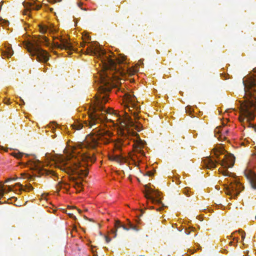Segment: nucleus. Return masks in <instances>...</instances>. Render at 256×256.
<instances>
[{
    "instance_id": "nucleus-1",
    "label": "nucleus",
    "mask_w": 256,
    "mask_h": 256,
    "mask_svg": "<svg viewBox=\"0 0 256 256\" xmlns=\"http://www.w3.org/2000/svg\"><path fill=\"white\" fill-rule=\"evenodd\" d=\"M86 52V54L96 56L100 58V64L102 65L103 70L100 74L102 84L98 87V94L96 96L94 104L90 106L88 120L84 122L86 126L92 128V135L86 137L88 148H96L99 141L104 144L110 142V138L112 136V133L108 130L99 128V126L101 122L108 120L106 114H113L116 118V121L118 122L121 129L120 132V136L114 143L115 148L120 150L122 146L129 144V140L132 137H136L133 140L132 144L134 150L140 156H144L145 153L142 148L146 143L140 138L136 132L132 130V128H134L138 132L142 130L141 123L136 120L134 122L128 116L122 119L117 115L116 112L111 108L106 110L104 107V104L108 102V92L112 88V80L118 79L120 76L126 74L127 70L122 68L119 60H117L116 62L115 58H112L110 53H106L98 45L88 47ZM138 108L136 107V111H138ZM128 110L132 112L136 120L138 118V112H132L130 108Z\"/></svg>"
},
{
    "instance_id": "nucleus-41",
    "label": "nucleus",
    "mask_w": 256,
    "mask_h": 256,
    "mask_svg": "<svg viewBox=\"0 0 256 256\" xmlns=\"http://www.w3.org/2000/svg\"><path fill=\"white\" fill-rule=\"evenodd\" d=\"M78 210V212H79V213H80V212H81V210Z\"/></svg>"
},
{
    "instance_id": "nucleus-3",
    "label": "nucleus",
    "mask_w": 256,
    "mask_h": 256,
    "mask_svg": "<svg viewBox=\"0 0 256 256\" xmlns=\"http://www.w3.org/2000/svg\"><path fill=\"white\" fill-rule=\"evenodd\" d=\"M216 160H214L210 158L206 157L203 160L204 166L208 169H213L216 167V164H220L223 169L220 168L219 172L224 176H231L232 173L230 172L227 168L232 167L234 163V157L230 154H224L220 150L214 152Z\"/></svg>"
},
{
    "instance_id": "nucleus-17",
    "label": "nucleus",
    "mask_w": 256,
    "mask_h": 256,
    "mask_svg": "<svg viewBox=\"0 0 256 256\" xmlns=\"http://www.w3.org/2000/svg\"><path fill=\"white\" fill-rule=\"evenodd\" d=\"M16 186H18L20 187V191L23 190V191H30L34 189L32 186L31 185H28L26 186V188H22V185L20 183H17L16 184Z\"/></svg>"
},
{
    "instance_id": "nucleus-28",
    "label": "nucleus",
    "mask_w": 256,
    "mask_h": 256,
    "mask_svg": "<svg viewBox=\"0 0 256 256\" xmlns=\"http://www.w3.org/2000/svg\"><path fill=\"white\" fill-rule=\"evenodd\" d=\"M105 238H106V242H108V243L111 240V239L108 236H106Z\"/></svg>"
},
{
    "instance_id": "nucleus-23",
    "label": "nucleus",
    "mask_w": 256,
    "mask_h": 256,
    "mask_svg": "<svg viewBox=\"0 0 256 256\" xmlns=\"http://www.w3.org/2000/svg\"><path fill=\"white\" fill-rule=\"evenodd\" d=\"M128 100L130 102H134L135 100V98L134 96H129V97L128 98Z\"/></svg>"
},
{
    "instance_id": "nucleus-44",
    "label": "nucleus",
    "mask_w": 256,
    "mask_h": 256,
    "mask_svg": "<svg viewBox=\"0 0 256 256\" xmlns=\"http://www.w3.org/2000/svg\"><path fill=\"white\" fill-rule=\"evenodd\" d=\"M110 120V121H112V122H114V120Z\"/></svg>"
},
{
    "instance_id": "nucleus-33",
    "label": "nucleus",
    "mask_w": 256,
    "mask_h": 256,
    "mask_svg": "<svg viewBox=\"0 0 256 256\" xmlns=\"http://www.w3.org/2000/svg\"><path fill=\"white\" fill-rule=\"evenodd\" d=\"M10 181V178H7L6 181H5V182H8Z\"/></svg>"
},
{
    "instance_id": "nucleus-8",
    "label": "nucleus",
    "mask_w": 256,
    "mask_h": 256,
    "mask_svg": "<svg viewBox=\"0 0 256 256\" xmlns=\"http://www.w3.org/2000/svg\"><path fill=\"white\" fill-rule=\"evenodd\" d=\"M122 228L124 230L128 231L130 229L134 230L135 231H138L140 228L132 224L130 222H128V226L122 224L119 220H116L114 224V228L110 230V234H113V238H116L117 236V231L118 228Z\"/></svg>"
},
{
    "instance_id": "nucleus-32",
    "label": "nucleus",
    "mask_w": 256,
    "mask_h": 256,
    "mask_svg": "<svg viewBox=\"0 0 256 256\" xmlns=\"http://www.w3.org/2000/svg\"><path fill=\"white\" fill-rule=\"evenodd\" d=\"M68 214L70 215V216L71 217V218H75V216L73 215L72 214Z\"/></svg>"
},
{
    "instance_id": "nucleus-10",
    "label": "nucleus",
    "mask_w": 256,
    "mask_h": 256,
    "mask_svg": "<svg viewBox=\"0 0 256 256\" xmlns=\"http://www.w3.org/2000/svg\"><path fill=\"white\" fill-rule=\"evenodd\" d=\"M244 174L250 183L252 188L256 190V174L254 172L252 168L250 166H248L244 170Z\"/></svg>"
},
{
    "instance_id": "nucleus-22",
    "label": "nucleus",
    "mask_w": 256,
    "mask_h": 256,
    "mask_svg": "<svg viewBox=\"0 0 256 256\" xmlns=\"http://www.w3.org/2000/svg\"><path fill=\"white\" fill-rule=\"evenodd\" d=\"M136 158H138V156L136 154H134V156H132V160L134 161V164L136 166H137V164H136Z\"/></svg>"
},
{
    "instance_id": "nucleus-24",
    "label": "nucleus",
    "mask_w": 256,
    "mask_h": 256,
    "mask_svg": "<svg viewBox=\"0 0 256 256\" xmlns=\"http://www.w3.org/2000/svg\"><path fill=\"white\" fill-rule=\"evenodd\" d=\"M40 30L41 32L45 33L46 32L47 29L46 28L41 26V27H40Z\"/></svg>"
},
{
    "instance_id": "nucleus-31",
    "label": "nucleus",
    "mask_w": 256,
    "mask_h": 256,
    "mask_svg": "<svg viewBox=\"0 0 256 256\" xmlns=\"http://www.w3.org/2000/svg\"><path fill=\"white\" fill-rule=\"evenodd\" d=\"M85 45H86V43L84 42H82L80 44V46L82 47H84L85 46Z\"/></svg>"
},
{
    "instance_id": "nucleus-36",
    "label": "nucleus",
    "mask_w": 256,
    "mask_h": 256,
    "mask_svg": "<svg viewBox=\"0 0 256 256\" xmlns=\"http://www.w3.org/2000/svg\"><path fill=\"white\" fill-rule=\"evenodd\" d=\"M160 204H161V210H162V206H164V204L161 202Z\"/></svg>"
},
{
    "instance_id": "nucleus-39",
    "label": "nucleus",
    "mask_w": 256,
    "mask_h": 256,
    "mask_svg": "<svg viewBox=\"0 0 256 256\" xmlns=\"http://www.w3.org/2000/svg\"><path fill=\"white\" fill-rule=\"evenodd\" d=\"M216 188L217 189V190H220V187L218 186H216Z\"/></svg>"
},
{
    "instance_id": "nucleus-37",
    "label": "nucleus",
    "mask_w": 256,
    "mask_h": 256,
    "mask_svg": "<svg viewBox=\"0 0 256 256\" xmlns=\"http://www.w3.org/2000/svg\"><path fill=\"white\" fill-rule=\"evenodd\" d=\"M28 11H26V12H25L24 13V14L25 15H26V14H28Z\"/></svg>"
},
{
    "instance_id": "nucleus-7",
    "label": "nucleus",
    "mask_w": 256,
    "mask_h": 256,
    "mask_svg": "<svg viewBox=\"0 0 256 256\" xmlns=\"http://www.w3.org/2000/svg\"><path fill=\"white\" fill-rule=\"evenodd\" d=\"M145 196L147 199L155 206H152V208L156 209L158 211L160 210V194L158 190L155 189V187H148L147 185L145 186Z\"/></svg>"
},
{
    "instance_id": "nucleus-30",
    "label": "nucleus",
    "mask_w": 256,
    "mask_h": 256,
    "mask_svg": "<svg viewBox=\"0 0 256 256\" xmlns=\"http://www.w3.org/2000/svg\"><path fill=\"white\" fill-rule=\"evenodd\" d=\"M50 174H51L52 176H56V173L53 171L49 172Z\"/></svg>"
},
{
    "instance_id": "nucleus-18",
    "label": "nucleus",
    "mask_w": 256,
    "mask_h": 256,
    "mask_svg": "<svg viewBox=\"0 0 256 256\" xmlns=\"http://www.w3.org/2000/svg\"><path fill=\"white\" fill-rule=\"evenodd\" d=\"M83 158L86 160H90L91 162H94L96 160V158L94 156L93 154H90L86 156Z\"/></svg>"
},
{
    "instance_id": "nucleus-9",
    "label": "nucleus",
    "mask_w": 256,
    "mask_h": 256,
    "mask_svg": "<svg viewBox=\"0 0 256 256\" xmlns=\"http://www.w3.org/2000/svg\"><path fill=\"white\" fill-rule=\"evenodd\" d=\"M60 43L58 42H54L52 44V48H56L60 50H65L68 51L74 50L72 44L66 38L62 37L58 38Z\"/></svg>"
},
{
    "instance_id": "nucleus-27",
    "label": "nucleus",
    "mask_w": 256,
    "mask_h": 256,
    "mask_svg": "<svg viewBox=\"0 0 256 256\" xmlns=\"http://www.w3.org/2000/svg\"><path fill=\"white\" fill-rule=\"evenodd\" d=\"M82 3H81V2H79V3L78 4V6L80 8H81L82 10H87V9H86V8H82Z\"/></svg>"
},
{
    "instance_id": "nucleus-12",
    "label": "nucleus",
    "mask_w": 256,
    "mask_h": 256,
    "mask_svg": "<svg viewBox=\"0 0 256 256\" xmlns=\"http://www.w3.org/2000/svg\"><path fill=\"white\" fill-rule=\"evenodd\" d=\"M6 187L8 188V189L4 188L3 185L0 184V197H2L4 194L8 193L12 190L11 186H7Z\"/></svg>"
},
{
    "instance_id": "nucleus-29",
    "label": "nucleus",
    "mask_w": 256,
    "mask_h": 256,
    "mask_svg": "<svg viewBox=\"0 0 256 256\" xmlns=\"http://www.w3.org/2000/svg\"><path fill=\"white\" fill-rule=\"evenodd\" d=\"M230 112H236V110L234 109H230V110H226V112H229V111H230Z\"/></svg>"
},
{
    "instance_id": "nucleus-40",
    "label": "nucleus",
    "mask_w": 256,
    "mask_h": 256,
    "mask_svg": "<svg viewBox=\"0 0 256 256\" xmlns=\"http://www.w3.org/2000/svg\"><path fill=\"white\" fill-rule=\"evenodd\" d=\"M236 233H237V232H234L233 234H232V236H233V235H234V234Z\"/></svg>"
},
{
    "instance_id": "nucleus-21",
    "label": "nucleus",
    "mask_w": 256,
    "mask_h": 256,
    "mask_svg": "<svg viewBox=\"0 0 256 256\" xmlns=\"http://www.w3.org/2000/svg\"><path fill=\"white\" fill-rule=\"evenodd\" d=\"M156 172V171L154 170H148L146 172V174L149 176H154Z\"/></svg>"
},
{
    "instance_id": "nucleus-4",
    "label": "nucleus",
    "mask_w": 256,
    "mask_h": 256,
    "mask_svg": "<svg viewBox=\"0 0 256 256\" xmlns=\"http://www.w3.org/2000/svg\"><path fill=\"white\" fill-rule=\"evenodd\" d=\"M41 44H44L48 46L50 44L46 36H39L32 42H28L25 44V48L32 56H36L38 62H46L48 60L50 56L46 50L40 47Z\"/></svg>"
},
{
    "instance_id": "nucleus-26",
    "label": "nucleus",
    "mask_w": 256,
    "mask_h": 256,
    "mask_svg": "<svg viewBox=\"0 0 256 256\" xmlns=\"http://www.w3.org/2000/svg\"><path fill=\"white\" fill-rule=\"evenodd\" d=\"M82 128V124H78L76 126V129L78 130L81 129Z\"/></svg>"
},
{
    "instance_id": "nucleus-19",
    "label": "nucleus",
    "mask_w": 256,
    "mask_h": 256,
    "mask_svg": "<svg viewBox=\"0 0 256 256\" xmlns=\"http://www.w3.org/2000/svg\"><path fill=\"white\" fill-rule=\"evenodd\" d=\"M12 54L13 51L10 48H8L6 52H4V56H6L7 58L10 57Z\"/></svg>"
},
{
    "instance_id": "nucleus-14",
    "label": "nucleus",
    "mask_w": 256,
    "mask_h": 256,
    "mask_svg": "<svg viewBox=\"0 0 256 256\" xmlns=\"http://www.w3.org/2000/svg\"><path fill=\"white\" fill-rule=\"evenodd\" d=\"M68 184L66 182H60L57 186H56V189L58 191H60V190L61 188H64L66 190H68Z\"/></svg>"
},
{
    "instance_id": "nucleus-20",
    "label": "nucleus",
    "mask_w": 256,
    "mask_h": 256,
    "mask_svg": "<svg viewBox=\"0 0 256 256\" xmlns=\"http://www.w3.org/2000/svg\"><path fill=\"white\" fill-rule=\"evenodd\" d=\"M14 157L17 158H20L22 157V156L24 154V153L20 152H14L12 154Z\"/></svg>"
},
{
    "instance_id": "nucleus-35",
    "label": "nucleus",
    "mask_w": 256,
    "mask_h": 256,
    "mask_svg": "<svg viewBox=\"0 0 256 256\" xmlns=\"http://www.w3.org/2000/svg\"><path fill=\"white\" fill-rule=\"evenodd\" d=\"M17 178H17V177L14 178H12V180H16Z\"/></svg>"
},
{
    "instance_id": "nucleus-42",
    "label": "nucleus",
    "mask_w": 256,
    "mask_h": 256,
    "mask_svg": "<svg viewBox=\"0 0 256 256\" xmlns=\"http://www.w3.org/2000/svg\"><path fill=\"white\" fill-rule=\"evenodd\" d=\"M10 178V181L12 180V178Z\"/></svg>"
},
{
    "instance_id": "nucleus-38",
    "label": "nucleus",
    "mask_w": 256,
    "mask_h": 256,
    "mask_svg": "<svg viewBox=\"0 0 256 256\" xmlns=\"http://www.w3.org/2000/svg\"><path fill=\"white\" fill-rule=\"evenodd\" d=\"M229 244H230V245L232 246V244H233V242L231 241V242H229Z\"/></svg>"
},
{
    "instance_id": "nucleus-5",
    "label": "nucleus",
    "mask_w": 256,
    "mask_h": 256,
    "mask_svg": "<svg viewBox=\"0 0 256 256\" xmlns=\"http://www.w3.org/2000/svg\"><path fill=\"white\" fill-rule=\"evenodd\" d=\"M56 166L69 174H76L80 177H86L88 174L86 169H80L81 164L76 158L66 160L63 159Z\"/></svg>"
},
{
    "instance_id": "nucleus-34",
    "label": "nucleus",
    "mask_w": 256,
    "mask_h": 256,
    "mask_svg": "<svg viewBox=\"0 0 256 256\" xmlns=\"http://www.w3.org/2000/svg\"><path fill=\"white\" fill-rule=\"evenodd\" d=\"M20 101L22 102V103L23 104H24V100H23L20 99Z\"/></svg>"
},
{
    "instance_id": "nucleus-2",
    "label": "nucleus",
    "mask_w": 256,
    "mask_h": 256,
    "mask_svg": "<svg viewBox=\"0 0 256 256\" xmlns=\"http://www.w3.org/2000/svg\"><path fill=\"white\" fill-rule=\"evenodd\" d=\"M244 100L240 102L238 118L244 127L256 132V124L251 122L256 116V68L242 79Z\"/></svg>"
},
{
    "instance_id": "nucleus-6",
    "label": "nucleus",
    "mask_w": 256,
    "mask_h": 256,
    "mask_svg": "<svg viewBox=\"0 0 256 256\" xmlns=\"http://www.w3.org/2000/svg\"><path fill=\"white\" fill-rule=\"evenodd\" d=\"M228 184H225L224 189L226 193L230 195L234 198H236L244 188V186L235 178L227 180Z\"/></svg>"
},
{
    "instance_id": "nucleus-16",
    "label": "nucleus",
    "mask_w": 256,
    "mask_h": 256,
    "mask_svg": "<svg viewBox=\"0 0 256 256\" xmlns=\"http://www.w3.org/2000/svg\"><path fill=\"white\" fill-rule=\"evenodd\" d=\"M28 6L32 10H38L40 8L41 6L39 4H36L34 2H28Z\"/></svg>"
},
{
    "instance_id": "nucleus-13",
    "label": "nucleus",
    "mask_w": 256,
    "mask_h": 256,
    "mask_svg": "<svg viewBox=\"0 0 256 256\" xmlns=\"http://www.w3.org/2000/svg\"><path fill=\"white\" fill-rule=\"evenodd\" d=\"M70 180L74 182V186L76 189L82 188V184L80 182L78 181L76 178L74 176H70Z\"/></svg>"
},
{
    "instance_id": "nucleus-11",
    "label": "nucleus",
    "mask_w": 256,
    "mask_h": 256,
    "mask_svg": "<svg viewBox=\"0 0 256 256\" xmlns=\"http://www.w3.org/2000/svg\"><path fill=\"white\" fill-rule=\"evenodd\" d=\"M214 132L215 137L217 138L220 141L226 140V136H229L232 132L230 130L226 127H217L214 130Z\"/></svg>"
},
{
    "instance_id": "nucleus-25",
    "label": "nucleus",
    "mask_w": 256,
    "mask_h": 256,
    "mask_svg": "<svg viewBox=\"0 0 256 256\" xmlns=\"http://www.w3.org/2000/svg\"><path fill=\"white\" fill-rule=\"evenodd\" d=\"M240 235H241L242 240H244L245 238V234L242 232H238Z\"/></svg>"
},
{
    "instance_id": "nucleus-15",
    "label": "nucleus",
    "mask_w": 256,
    "mask_h": 256,
    "mask_svg": "<svg viewBox=\"0 0 256 256\" xmlns=\"http://www.w3.org/2000/svg\"><path fill=\"white\" fill-rule=\"evenodd\" d=\"M109 158L110 160H114L116 162H120L122 160V158L121 156L118 155H112L109 156Z\"/></svg>"
},
{
    "instance_id": "nucleus-43",
    "label": "nucleus",
    "mask_w": 256,
    "mask_h": 256,
    "mask_svg": "<svg viewBox=\"0 0 256 256\" xmlns=\"http://www.w3.org/2000/svg\"><path fill=\"white\" fill-rule=\"evenodd\" d=\"M26 156H28V154H26Z\"/></svg>"
}]
</instances>
